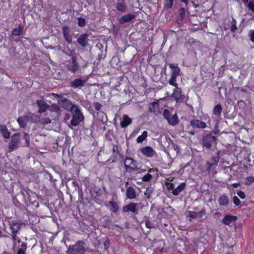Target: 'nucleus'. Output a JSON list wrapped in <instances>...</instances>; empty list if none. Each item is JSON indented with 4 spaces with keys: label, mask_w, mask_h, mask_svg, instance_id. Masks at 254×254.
I'll return each instance as SVG.
<instances>
[{
    "label": "nucleus",
    "mask_w": 254,
    "mask_h": 254,
    "mask_svg": "<svg viewBox=\"0 0 254 254\" xmlns=\"http://www.w3.org/2000/svg\"><path fill=\"white\" fill-rule=\"evenodd\" d=\"M72 115V119L68 127L72 128L71 126L76 127L84 120V116L80 111L79 107H73L70 112Z\"/></svg>",
    "instance_id": "nucleus-1"
},
{
    "label": "nucleus",
    "mask_w": 254,
    "mask_h": 254,
    "mask_svg": "<svg viewBox=\"0 0 254 254\" xmlns=\"http://www.w3.org/2000/svg\"><path fill=\"white\" fill-rule=\"evenodd\" d=\"M163 115L170 125L175 126L179 124V120L176 114H172L168 110L165 109Z\"/></svg>",
    "instance_id": "nucleus-2"
},
{
    "label": "nucleus",
    "mask_w": 254,
    "mask_h": 254,
    "mask_svg": "<svg viewBox=\"0 0 254 254\" xmlns=\"http://www.w3.org/2000/svg\"><path fill=\"white\" fill-rule=\"evenodd\" d=\"M85 249L83 246V243L79 241L75 245L70 246L67 251V254H84Z\"/></svg>",
    "instance_id": "nucleus-3"
},
{
    "label": "nucleus",
    "mask_w": 254,
    "mask_h": 254,
    "mask_svg": "<svg viewBox=\"0 0 254 254\" xmlns=\"http://www.w3.org/2000/svg\"><path fill=\"white\" fill-rule=\"evenodd\" d=\"M20 145V134L15 133L11 137V140L9 142L8 147L9 152H12L17 149Z\"/></svg>",
    "instance_id": "nucleus-4"
},
{
    "label": "nucleus",
    "mask_w": 254,
    "mask_h": 254,
    "mask_svg": "<svg viewBox=\"0 0 254 254\" xmlns=\"http://www.w3.org/2000/svg\"><path fill=\"white\" fill-rule=\"evenodd\" d=\"M124 163L127 172H130L131 171H137L139 169L137 162L131 158H127Z\"/></svg>",
    "instance_id": "nucleus-5"
},
{
    "label": "nucleus",
    "mask_w": 254,
    "mask_h": 254,
    "mask_svg": "<svg viewBox=\"0 0 254 254\" xmlns=\"http://www.w3.org/2000/svg\"><path fill=\"white\" fill-rule=\"evenodd\" d=\"M215 141V137L210 133L204 136L202 138L203 146L207 148H210Z\"/></svg>",
    "instance_id": "nucleus-6"
},
{
    "label": "nucleus",
    "mask_w": 254,
    "mask_h": 254,
    "mask_svg": "<svg viewBox=\"0 0 254 254\" xmlns=\"http://www.w3.org/2000/svg\"><path fill=\"white\" fill-rule=\"evenodd\" d=\"M79 65L76 62L75 57H72L71 61H68L66 64V68L73 73H75L79 68Z\"/></svg>",
    "instance_id": "nucleus-7"
},
{
    "label": "nucleus",
    "mask_w": 254,
    "mask_h": 254,
    "mask_svg": "<svg viewBox=\"0 0 254 254\" xmlns=\"http://www.w3.org/2000/svg\"><path fill=\"white\" fill-rule=\"evenodd\" d=\"M22 225V223H18L15 220H12L9 222V225L10 229L12 231V234L17 233Z\"/></svg>",
    "instance_id": "nucleus-8"
},
{
    "label": "nucleus",
    "mask_w": 254,
    "mask_h": 254,
    "mask_svg": "<svg viewBox=\"0 0 254 254\" xmlns=\"http://www.w3.org/2000/svg\"><path fill=\"white\" fill-rule=\"evenodd\" d=\"M206 212L204 209H202L199 212H195L193 211H189L187 217L191 219H199L205 215Z\"/></svg>",
    "instance_id": "nucleus-9"
},
{
    "label": "nucleus",
    "mask_w": 254,
    "mask_h": 254,
    "mask_svg": "<svg viewBox=\"0 0 254 254\" xmlns=\"http://www.w3.org/2000/svg\"><path fill=\"white\" fill-rule=\"evenodd\" d=\"M137 204L134 202H130L128 205L123 207V210L125 212H131L134 214H137L138 211L136 208Z\"/></svg>",
    "instance_id": "nucleus-10"
},
{
    "label": "nucleus",
    "mask_w": 254,
    "mask_h": 254,
    "mask_svg": "<svg viewBox=\"0 0 254 254\" xmlns=\"http://www.w3.org/2000/svg\"><path fill=\"white\" fill-rule=\"evenodd\" d=\"M190 124L193 128H204L206 127L205 123L196 119L192 120L190 122Z\"/></svg>",
    "instance_id": "nucleus-11"
},
{
    "label": "nucleus",
    "mask_w": 254,
    "mask_h": 254,
    "mask_svg": "<svg viewBox=\"0 0 254 254\" xmlns=\"http://www.w3.org/2000/svg\"><path fill=\"white\" fill-rule=\"evenodd\" d=\"M140 151L144 155L148 157H151L156 154L155 151L153 148L149 146H146L141 148Z\"/></svg>",
    "instance_id": "nucleus-12"
},
{
    "label": "nucleus",
    "mask_w": 254,
    "mask_h": 254,
    "mask_svg": "<svg viewBox=\"0 0 254 254\" xmlns=\"http://www.w3.org/2000/svg\"><path fill=\"white\" fill-rule=\"evenodd\" d=\"M36 104L39 107V113H42L45 112L48 108L49 105H48L44 100H39L36 101Z\"/></svg>",
    "instance_id": "nucleus-13"
},
{
    "label": "nucleus",
    "mask_w": 254,
    "mask_h": 254,
    "mask_svg": "<svg viewBox=\"0 0 254 254\" xmlns=\"http://www.w3.org/2000/svg\"><path fill=\"white\" fill-rule=\"evenodd\" d=\"M62 106L65 110H68L71 112V109L73 107H77V105L72 104V103L66 98H64L61 100Z\"/></svg>",
    "instance_id": "nucleus-14"
},
{
    "label": "nucleus",
    "mask_w": 254,
    "mask_h": 254,
    "mask_svg": "<svg viewBox=\"0 0 254 254\" xmlns=\"http://www.w3.org/2000/svg\"><path fill=\"white\" fill-rule=\"evenodd\" d=\"M116 7L118 11L125 12L127 7L125 0H117Z\"/></svg>",
    "instance_id": "nucleus-15"
},
{
    "label": "nucleus",
    "mask_w": 254,
    "mask_h": 254,
    "mask_svg": "<svg viewBox=\"0 0 254 254\" xmlns=\"http://www.w3.org/2000/svg\"><path fill=\"white\" fill-rule=\"evenodd\" d=\"M219 204L222 207H227L229 204V200L228 196L222 194L218 199Z\"/></svg>",
    "instance_id": "nucleus-16"
},
{
    "label": "nucleus",
    "mask_w": 254,
    "mask_h": 254,
    "mask_svg": "<svg viewBox=\"0 0 254 254\" xmlns=\"http://www.w3.org/2000/svg\"><path fill=\"white\" fill-rule=\"evenodd\" d=\"M63 32L65 41L68 43H70L72 38L70 35V30L69 27L68 26H64L63 27Z\"/></svg>",
    "instance_id": "nucleus-17"
},
{
    "label": "nucleus",
    "mask_w": 254,
    "mask_h": 254,
    "mask_svg": "<svg viewBox=\"0 0 254 254\" xmlns=\"http://www.w3.org/2000/svg\"><path fill=\"white\" fill-rule=\"evenodd\" d=\"M87 34L81 35L77 39V42L83 47H86L88 45V37Z\"/></svg>",
    "instance_id": "nucleus-18"
},
{
    "label": "nucleus",
    "mask_w": 254,
    "mask_h": 254,
    "mask_svg": "<svg viewBox=\"0 0 254 254\" xmlns=\"http://www.w3.org/2000/svg\"><path fill=\"white\" fill-rule=\"evenodd\" d=\"M237 219V216L228 214L224 217L222 219V221L224 224L229 225L232 222H235Z\"/></svg>",
    "instance_id": "nucleus-19"
},
{
    "label": "nucleus",
    "mask_w": 254,
    "mask_h": 254,
    "mask_svg": "<svg viewBox=\"0 0 254 254\" xmlns=\"http://www.w3.org/2000/svg\"><path fill=\"white\" fill-rule=\"evenodd\" d=\"M135 18V15L133 14H127L123 15L120 19L119 22L121 24H124L126 22L131 21Z\"/></svg>",
    "instance_id": "nucleus-20"
},
{
    "label": "nucleus",
    "mask_w": 254,
    "mask_h": 254,
    "mask_svg": "<svg viewBox=\"0 0 254 254\" xmlns=\"http://www.w3.org/2000/svg\"><path fill=\"white\" fill-rule=\"evenodd\" d=\"M85 83V80L80 78H76L70 82V86L74 88H77L79 86H83Z\"/></svg>",
    "instance_id": "nucleus-21"
},
{
    "label": "nucleus",
    "mask_w": 254,
    "mask_h": 254,
    "mask_svg": "<svg viewBox=\"0 0 254 254\" xmlns=\"http://www.w3.org/2000/svg\"><path fill=\"white\" fill-rule=\"evenodd\" d=\"M126 195L130 199L135 198L136 197V195L134 189L131 187L127 188L126 191Z\"/></svg>",
    "instance_id": "nucleus-22"
},
{
    "label": "nucleus",
    "mask_w": 254,
    "mask_h": 254,
    "mask_svg": "<svg viewBox=\"0 0 254 254\" xmlns=\"http://www.w3.org/2000/svg\"><path fill=\"white\" fill-rule=\"evenodd\" d=\"M169 67L171 69V76L177 77L180 74V69L177 66L174 64H169Z\"/></svg>",
    "instance_id": "nucleus-23"
},
{
    "label": "nucleus",
    "mask_w": 254,
    "mask_h": 254,
    "mask_svg": "<svg viewBox=\"0 0 254 254\" xmlns=\"http://www.w3.org/2000/svg\"><path fill=\"white\" fill-rule=\"evenodd\" d=\"M123 118V121L121 122V126L123 128H125L131 123L132 119L126 115H124Z\"/></svg>",
    "instance_id": "nucleus-24"
},
{
    "label": "nucleus",
    "mask_w": 254,
    "mask_h": 254,
    "mask_svg": "<svg viewBox=\"0 0 254 254\" xmlns=\"http://www.w3.org/2000/svg\"><path fill=\"white\" fill-rule=\"evenodd\" d=\"M148 109L149 112L154 114H157L159 112L158 104L157 102L151 103L149 105Z\"/></svg>",
    "instance_id": "nucleus-25"
},
{
    "label": "nucleus",
    "mask_w": 254,
    "mask_h": 254,
    "mask_svg": "<svg viewBox=\"0 0 254 254\" xmlns=\"http://www.w3.org/2000/svg\"><path fill=\"white\" fill-rule=\"evenodd\" d=\"M219 160L218 156L212 157L208 162L207 166L208 169H211L214 166H217Z\"/></svg>",
    "instance_id": "nucleus-26"
},
{
    "label": "nucleus",
    "mask_w": 254,
    "mask_h": 254,
    "mask_svg": "<svg viewBox=\"0 0 254 254\" xmlns=\"http://www.w3.org/2000/svg\"><path fill=\"white\" fill-rule=\"evenodd\" d=\"M223 108L220 104L214 106L213 109V114L217 118H220L222 112Z\"/></svg>",
    "instance_id": "nucleus-27"
},
{
    "label": "nucleus",
    "mask_w": 254,
    "mask_h": 254,
    "mask_svg": "<svg viewBox=\"0 0 254 254\" xmlns=\"http://www.w3.org/2000/svg\"><path fill=\"white\" fill-rule=\"evenodd\" d=\"M0 131L2 134L5 138H9L10 137V132L7 127L5 126H0Z\"/></svg>",
    "instance_id": "nucleus-28"
},
{
    "label": "nucleus",
    "mask_w": 254,
    "mask_h": 254,
    "mask_svg": "<svg viewBox=\"0 0 254 254\" xmlns=\"http://www.w3.org/2000/svg\"><path fill=\"white\" fill-rule=\"evenodd\" d=\"M181 96V90L178 87H176L173 93V96L175 98L177 102H179Z\"/></svg>",
    "instance_id": "nucleus-29"
},
{
    "label": "nucleus",
    "mask_w": 254,
    "mask_h": 254,
    "mask_svg": "<svg viewBox=\"0 0 254 254\" xmlns=\"http://www.w3.org/2000/svg\"><path fill=\"white\" fill-rule=\"evenodd\" d=\"M185 187V184L182 183L179 186H178L175 189H174L172 193L175 195H178L184 189Z\"/></svg>",
    "instance_id": "nucleus-30"
},
{
    "label": "nucleus",
    "mask_w": 254,
    "mask_h": 254,
    "mask_svg": "<svg viewBox=\"0 0 254 254\" xmlns=\"http://www.w3.org/2000/svg\"><path fill=\"white\" fill-rule=\"evenodd\" d=\"M17 121L20 127H24L26 125L27 120L26 117L23 116L18 118Z\"/></svg>",
    "instance_id": "nucleus-31"
},
{
    "label": "nucleus",
    "mask_w": 254,
    "mask_h": 254,
    "mask_svg": "<svg viewBox=\"0 0 254 254\" xmlns=\"http://www.w3.org/2000/svg\"><path fill=\"white\" fill-rule=\"evenodd\" d=\"M147 131H143L142 134L139 135L136 139V141L137 143H142L147 137Z\"/></svg>",
    "instance_id": "nucleus-32"
},
{
    "label": "nucleus",
    "mask_w": 254,
    "mask_h": 254,
    "mask_svg": "<svg viewBox=\"0 0 254 254\" xmlns=\"http://www.w3.org/2000/svg\"><path fill=\"white\" fill-rule=\"evenodd\" d=\"M48 109L51 112H54L57 113H59L60 111V107L59 105L56 104H52L51 106H49Z\"/></svg>",
    "instance_id": "nucleus-33"
},
{
    "label": "nucleus",
    "mask_w": 254,
    "mask_h": 254,
    "mask_svg": "<svg viewBox=\"0 0 254 254\" xmlns=\"http://www.w3.org/2000/svg\"><path fill=\"white\" fill-rule=\"evenodd\" d=\"M23 30L22 26H19L18 28H14L12 32V36H16L19 35Z\"/></svg>",
    "instance_id": "nucleus-34"
},
{
    "label": "nucleus",
    "mask_w": 254,
    "mask_h": 254,
    "mask_svg": "<svg viewBox=\"0 0 254 254\" xmlns=\"http://www.w3.org/2000/svg\"><path fill=\"white\" fill-rule=\"evenodd\" d=\"M109 204L110 205L111 208V210L114 212H117L118 211L119 207L117 203L113 201H110L109 202Z\"/></svg>",
    "instance_id": "nucleus-35"
},
{
    "label": "nucleus",
    "mask_w": 254,
    "mask_h": 254,
    "mask_svg": "<svg viewBox=\"0 0 254 254\" xmlns=\"http://www.w3.org/2000/svg\"><path fill=\"white\" fill-rule=\"evenodd\" d=\"M39 123L43 126H46L47 125L50 124L51 123V120L49 118H44L40 119Z\"/></svg>",
    "instance_id": "nucleus-36"
},
{
    "label": "nucleus",
    "mask_w": 254,
    "mask_h": 254,
    "mask_svg": "<svg viewBox=\"0 0 254 254\" xmlns=\"http://www.w3.org/2000/svg\"><path fill=\"white\" fill-rule=\"evenodd\" d=\"M17 233L11 234V239L13 241V247H15L16 242L20 243V239L16 235Z\"/></svg>",
    "instance_id": "nucleus-37"
},
{
    "label": "nucleus",
    "mask_w": 254,
    "mask_h": 254,
    "mask_svg": "<svg viewBox=\"0 0 254 254\" xmlns=\"http://www.w3.org/2000/svg\"><path fill=\"white\" fill-rule=\"evenodd\" d=\"M24 139L25 140V143L23 145V146H29L30 144V135L26 132L24 133Z\"/></svg>",
    "instance_id": "nucleus-38"
},
{
    "label": "nucleus",
    "mask_w": 254,
    "mask_h": 254,
    "mask_svg": "<svg viewBox=\"0 0 254 254\" xmlns=\"http://www.w3.org/2000/svg\"><path fill=\"white\" fill-rule=\"evenodd\" d=\"M174 0H164V7L169 9L172 7Z\"/></svg>",
    "instance_id": "nucleus-39"
},
{
    "label": "nucleus",
    "mask_w": 254,
    "mask_h": 254,
    "mask_svg": "<svg viewBox=\"0 0 254 254\" xmlns=\"http://www.w3.org/2000/svg\"><path fill=\"white\" fill-rule=\"evenodd\" d=\"M26 249L25 244L24 243H22L21 248L18 249L17 254H25Z\"/></svg>",
    "instance_id": "nucleus-40"
},
{
    "label": "nucleus",
    "mask_w": 254,
    "mask_h": 254,
    "mask_svg": "<svg viewBox=\"0 0 254 254\" xmlns=\"http://www.w3.org/2000/svg\"><path fill=\"white\" fill-rule=\"evenodd\" d=\"M176 78L177 77L171 76V78L169 81V83L170 85H173L176 87H177L178 86V84L176 83Z\"/></svg>",
    "instance_id": "nucleus-41"
},
{
    "label": "nucleus",
    "mask_w": 254,
    "mask_h": 254,
    "mask_svg": "<svg viewBox=\"0 0 254 254\" xmlns=\"http://www.w3.org/2000/svg\"><path fill=\"white\" fill-rule=\"evenodd\" d=\"M78 25L79 27H83L85 25L86 21L85 19L82 17H78Z\"/></svg>",
    "instance_id": "nucleus-42"
},
{
    "label": "nucleus",
    "mask_w": 254,
    "mask_h": 254,
    "mask_svg": "<svg viewBox=\"0 0 254 254\" xmlns=\"http://www.w3.org/2000/svg\"><path fill=\"white\" fill-rule=\"evenodd\" d=\"M143 222H144L145 225L147 228L151 229L154 227L153 225L148 219H145Z\"/></svg>",
    "instance_id": "nucleus-43"
},
{
    "label": "nucleus",
    "mask_w": 254,
    "mask_h": 254,
    "mask_svg": "<svg viewBox=\"0 0 254 254\" xmlns=\"http://www.w3.org/2000/svg\"><path fill=\"white\" fill-rule=\"evenodd\" d=\"M237 27L236 26V20L233 18L232 22L231 23V30L233 32H235L237 30Z\"/></svg>",
    "instance_id": "nucleus-44"
},
{
    "label": "nucleus",
    "mask_w": 254,
    "mask_h": 254,
    "mask_svg": "<svg viewBox=\"0 0 254 254\" xmlns=\"http://www.w3.org/2000/svg\"><path fill=\"white\" fill-rule=\"evenodd\" d=\"M152 178V176L149 173L147 174L142 178V181L143 182H148L150 181Z\"/></svg>",
    "instance_id": "nucleus-45"
},
{
    "label": "nucleus",
    "mask_w": 254,
    "mask_h": 254,
    "mask_svg": "<svg viewBox=\"0 0 254 254\" xmlns=\"http://www.w3.org/2000/svg\"><path fill=\"white\" fill-rule=\"evenodd\" d=\"M152 191H153V189L152 188H148L144 192V194L145 195H147V197L149 198V197H150L149 196L152 193Z\"/></svg>",
    "instance_id": "nucleus-46"
},
{
    "label": "nucleus",
    "mask_w": 254,
    "mask_h": 254,
    "mask_svg": "<svg viewBox=\"0 0 254 254\" xmlns=\"http://www.w3.org/2000/svg\"><path fill=\"white\" fill-rule=\"evenodd\" d=\"M248 6L249 9L251 10L253 13H254V1L251 0L248 4Z\"/></svg>",
    "instance_id": "nucleus-47"
},
{
    "label": "nucleus",
    "mask_w": 254,
    "mask_h": 254,
    "mask_svg": "<svg viewBox=\"0 0 254 254\" xmlns=\"http://www.w3.org/2000/svg\"><path fill=\"white\" fill-rule=\"evenodd\" d=\"M93 106L96 111H99L102 108L101 104L98 102L93 103Z\"/></svg>",
    "instance_id": "nucleus-48"
},
{
    "label": "nucleus",
    "mask_w": 254,
    "mask_h": 254,
    "mask_svg": "<svg viewBox=\"0 0 254 254\" xmlns=\"http://www.w3.org/2000/svg\"><path fill=\"white\" fill-rule=\"evenodd\" d=\"M233 202L236 205L238 206L240 204L241 201L237 196H234L233 197Z\"/></svg>",
    "instance_id": "nucleus-49"
},
{
    "label": "nucleus",
    "mask_w": 254,
    "mask_h": 254,
    "mask_svg": "<svg viewBox=\"0 0 254 254\" xmlns=\"http://www.w3.org/2000/svg\"><path fill=\"white\" fill-rule=\"evenodd\" d=\"M110 245V241L108 239H106L104 242V249H107Z\"/></svg>",
    "instance_id": "nucleus-50"
},
{
    "label": "nucleus",
    "mask_w": 254,
    "mask_h": 254,
    "mask_svg": "<svg viewBox=\"0 0 254 254\" xmlns=\"http://www.w3.org/2000/svg\"><path fill=\"white\" fill-rule=\"evenodd\" d=\"M237 194L242 199H244L246 197L245 193L242 191H238Z\"/></svg>",
    "instance_id": "nucleus-51"
},
{
    "label": "nucleus",
    "mask_w": 254,
    "mask_h": 254,
    "mask_svg": "<svg viewBox=\"0 0 254 254\" xmlns=\"http://www.w3.org/2000/svg\"><path fill=\"white\" fill-rule=\"evenodd\" d=\"M113 151L114 154H118L119 153L118 150V147L116 145H114L113 147Z\"/></svg>",
    "instance_id": "nucleus-52"
},
{
    "label": "nucleus",
    "mask_w": 254,
    "mask_h": 254,
    "mask_svg": "<svg viewBox=\"0 0 254 254\" xmlns=\"http://www.w3.org/2000/svg\"><path fill=\"white\" fill-rule=\"evenodd\" d=\"M167 189L169 190H174V184L173 183H168L167 184Z\"/></svg>",
    "instance_id": "nucleus-53"
},
{
    "label": "nucleus",
    "mask_w": 254,
    "mask_h": 254,
    "mask_svg": "<svg viewBox=\"0 0 254 254\" xmlns=\"http://www.w3.org/2000/svg\"><path fill=\"white\" fill-rule=\"evenodd\" d=\"M250 37L251 40L254 42V30H251L250 32Z\"/></svg>",
    "instance_id": "nucleus-54"
},
{
    "label": "nucleus",
    "mask_w": 254,
    "mask_h": 254,
    "mask_svg": "<svg viewBox=\"0 0 254 254\" xmlns=\"http://www.w3.org/2000/svg\"><path fill=\"white\" fill-rule=\"evenodd\" d=\"M70 118V116L69 114H66L65 115L64 117V120L65 121L68 120Z\"/></svg>",
    "instance_id": "nucleus-55"
},
{
    "label": "nucleus",
    "mask_w": 254,
    "mask_h": 254,
    "mask_svg": "<svg viewBox=\"0 0 254 254\" xmlns=\"http://www.w3.org/2000/svg\"><path fill=\"white\" fill-rule=\"evenodd\" d=\"M185 12V8H181L180 9V14H184Z\"/></svg>",
    "instance_id": "nucleus-56"
},
{
    "label": "nucleus",
    "mask_w": 254,
    "mask_h": 254,
    "mask_svg": "<svg viewBox=\"0 0 254 254\" xmlns=\"http://www.w3.org/2000/svg\"><path fill=\"white\" fill-rule=\"evenodd\" d=\"M239 186H240V184L239 183H234V184H233V186L235 188H237Z\"/></svg>",
    "instance_id": "nucleus-57"
},
{
    "label": "nucleus",
    "mask_w": 254,
    "mask_h": 254,
    "mask_svg": "<svg viewBox=\"0 0 254 254\" xmlns=\"http://www.w3.org/2000/svg\"><path fill=\"white\" fill-rule=\"evenodd\" d=\"M191 2H192V4H193V6H194V7H195V8H196V7H197L199 6V4H196V3H195L193 1H192Z\"/></svg>",
    "instance_id": "nucleus-58"
},
{
    "label": "nucleus",
    "mask_w": 254,
    "mask_h": 254,
    "mask_svg": "<svg viewBox=\"0 0 254 254\" xmlns=\"http://www.w3.org/2000/svg\"><path fill=\"white\" fill-rule=\"evenodd\" d=\"M182 1L185 2L186 4L188 3V0H182Z\"/></svg>",
    "instance_id": "nucleus-59"
},
{
    "label": "nucleus",
    "mask_w": 254,
    "mask_h": 254,
    "mask_svg": "<svg viewBox=\"0 0 254 254\" xmlns=\"http://www.w3.org/2000/svg\"><path fill=\"white\" fill-rule=\"evenodd\" d=\"M244 3H248V0H242Z\"/></svg>",
    "instance_id": "nucleus-60"
},
{
    "label": "nucleus",
    "mask_w": 254,
    "mask_h": 254,
    "mask_svg": "<svg viewBox=\"0 0 254 254\" xmlns=\"http://www.w3.org/2000/svg\"><path fill=\"white\" fill-rule=\"evenodd\" d=\"M226 254H232V253L230 251H228L226 252Z\"/></svg>",
    "instance_id": "nucleus-61"
},
{
    "label": "nucleus",
    "mask_w": 254,
    "mask_h": 254,
    "mask_svg": "<svg viewBox=\"0 0 254 254\" xmlns=\"http://www.w3.org/2000/svg\"><path fill=\"white\" fill-rule=\"evenodd\" d=\"M254 179L253 178H250V181H251V182H253V181H254Z\"/></svg>",
    "instance_id": "nucleus-62"
},
{
    "label": "nucleus",
    "mask_w": 254,
    "mask_h": 254,
    "mask_svg": "<svg viewBox=\"0 0 254 254\" xmlns=\"http://www.w3.org/2000/svg\"><path fill=\"white\" fill-rule=\"evenodd\" d=\"M72 51H71V52H70V55H72Z\"/></svg>",
    "instance_id": "nucleus-63"
}]
</instances>
